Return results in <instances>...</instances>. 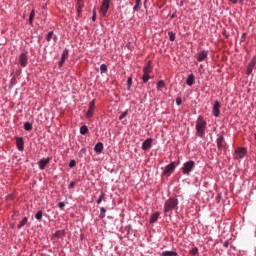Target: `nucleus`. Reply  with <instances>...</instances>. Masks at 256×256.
Segmentation results:
<instances>
[{"label": "nucleus", "mask_w": 256, "mask_h": 256, "mask_svg": "<svg viewBox=\"0 0 256 256\" xmlns=\"http://www.w3.org/2000/svg\"><path fill=\"white\" fill-rule=\"evenodd\" d=\"M139 11H141V2H139V1L136 0V3H135V5H134V7H133V12H134V13H137V12H139Z\"/></svg>", "instance_id": "23"}, {"label": "nucleus", "mask_w": 256, "mask_h": 256, "mask_svg": "<svg viewBox=\"0 0 256 256\" xmlns=\"http://www.w3.org/2000/svg\"><path fill=\"white\" fill-rule=\"evenodd\" d=\"M49 161H51V158L47 157V158H42L41 160H39L38 162V167L41 171H43L45 169V167H47Z\"/></svg>", "instance_id": "14"}, {"label": "nucleus", "mask_w": 256, "mask_h": 256, "mask_svg": "<svg viewBox=\"0 0 256 256\" xmlns=\"http://www.w3.org/2000/svg\"><path fill=\"white\" fill-rule=\"evenodd\" d=\"M93 111H95V100H92L89 104V108L86 112L87 119H91V117H93Z\"/></svg>", "instance_id": "13"}, {"label": "nucleus", "mask_w": 256, "mask_h": 256, "mask_svg": "<svg viewBox=\"0 0 256 256\" xmlns=\"http://www.w3.org/2000/svg\"><path fill=\"white\" fill-rule=\"evenodd\" d=\"M52 39L54 40V43H57V35L52 36Z\"/></svg>", "instance_id": "48"}, {"label": "nucleus", "mask_w": 256, "mask_h": 256, "mask_svg": "<svg viewBox=\"0 0 256 256\" xmlns=\"http://www.w3.org/2000/svg\"><path fill=\"white\" fill-rule=\"evenodd\" d=\"M75 165H77V161H75V159L70 160V162H69L70 169H73V167H75Z\"/></svg>", "instance_id": "41"}, {"label": "nucleus", "mask_w": 256, "mask_h": 256, "mask_svg": "<svg viewBox=\"0 0 256 256\" xmlns=\"http://www.w3.org/2000/svg\"><path fill=\"white\" fill-rule=\"evenodd\" d=\"M86 153H87V149H86V148H82V149L79 151L78 155H79V157H83V155H85Z\"/></svg>", "instance_id": "40"}, {"label": "nucleus", "mask_w": 256, "mask_h": 256, "mask_svg": "<svg viewBox=\"0 0 256 256\" xmlns=\"http://www.w3.org/2000/svg\"><path fill=\"white\" fill-rule=\"evenodd\" d=\"M67 57H69V49L65 48L62 52L61 59L58 63L59 67H63V64L65 63V61H67Z\"/></svg>", "instance_id": "10"}, {"label": "nucleus", "mask_w": 256, "mask_h": 256, "mask_svg": "<svg viewBox=\"0 0 256 256\" xmlns=\"http://www.w3.org/2000/svg\"><path fill=\"white\" fill-rule=\"evenodd\" d=\"M177 209H179V199H177V197H170L165 201L163 208L165 215H171V213Z\"/></svg>", "instance_id": "1"}, {"label": "nucleus", "mask_w": 256, "mask_h": 256, "mask_svg": "<svg viewBox=\"0 0 256 256\" xmlns=\"http://www.w3.org/2000/svg\"><path fill=\"white\" fill-rule=\"evenodd\" d=\"M54 33L53 31L48 32L47 36H46V41L49 43L51 42V39H53Z\"/></svg>", "instance_id": "34"}, {"label": "nucleus", "mask_w": 256, "mask_h": 256, "mask_svg": "<svg viewBox=\"0 0 256 256\" xmlns=\"http://www.w3.org/2000/svg\"><path fill=\"white\" fill-rule=\"evenodd\" d=\"M81 4V0H77V5Z\"/></svg>", "instance_id": "52"}, {"label": "nucleus", "mask_w": 256, "mask_h": 256, "mask_svg": "<svg viewBox=\"0 0 256 256\" xmlns=\"http://www.w3.org/2000/svg\"><path fill=\"white\" fill-rule=\"evenodd\" d=\"M247 155V149L240 147L234 152V159H243Z\"/></svg>", "instance_id": "8"}, {"label": "nucleus", "mask_w": 256, "mask_h": 256, "mask_svg": "<svg viewBox=\"0 0 256 256\" xmlns=\"http://www.w3.org/2000/svg\"><path fill=\"white\" fill-rule=\"evenodd\" d=\"M127 115H129V110L124 111V112L119 116V121H123V119H125V117H127Z\"/></svg>", "instance_id": "35"}, {"label": "nucleus", "mask_w": 256, "mask_h": 256, "mask_svg": "<svg viewBox=\"0 0 256 256\" xmlns=\"http://www.w3.org/2000/svg\"><path fill=\"white\" fill-rule=\"evenodd\" d=\"M153 144V139L148 138L142 143V149L143 151H148V149H151V145Z\"/></svg>", "instance_id": "16"}, {"label": "nucleus", "mask_w": 256, "mask_h": 256, "mask_svg": "<svg viewBox=\"0 0 256 256\" xmlns=\"http://www.w3.org/2000/svg\"><path fill=\"white\" fill-rule=\"evenodd\" d=\"M127 229H128V233H129L131 231V225H128Z\"/></svg>", "instance_id": "50"}, {"label": "nucleus", "mask_w": 256, "mask_h": 256, "mask_svg": "<svg viewBox=\"0 0 256 256\" xmlns=\"http://www.w3.org/2000/svg\"><path fill=\"white\" fill-rule=\"evenodd\" d=\"M94 151L95 153H103V142H98L95 146H94Z\"/></svg>", "instance_id": "20"}, {"label": "nucleus", "mask_w": 256, "mask_h": 256, "mask_svg": "<svg viewBox=\"0 0 256 256\" xmlns=\"http://www.w3.org/2000/svg\"><path fill=\"white\" fill-rule=\"evenodd\" d=\"M92 21H97V10H93L92 12Z\"/></svg>", "instance_id": "42"}, {"label": "nucleus", "mask_w": 256, "mask_h": 256, "mask_svg": "<svg viewBox=\"0 0 256 256\" xmlns=\"http://www.w3.org/2000/svg\"><path fill=\"white\" fill-rule=\"evenodd\" d=\"M149 79H150L149 74H144L143 73V76H142L143 83H149Z\"/></svg>", "instance_id": "36"}, {"label": "nucleus", "mask_w": 256, "mask_h": 256, "mask_svg": "<svg viewBox=\"0 0 256 256\" xmlns=\"http://www.w3.org/2000/svg\"><path fill=\"white\" fill-rule=\"evenodd\" d=\"M189 253H190L192 256H197V255H199V248L193 247V248L189 251Z\"/></svg>", "instance_id": "29"}, {"label": "nucleus", "mask_w": 256, "mask_h": 256, "mask_svg": "<svg viewBox=\"0 0 256 256\" xmlns=\"http://www.w3.org/2000/svg\"><path fill=\"white\" fill-rule=\"evenodd\" d=\"M16 147H17L18 151H24L25 141L23 140V137L16 138Z\"/></svg>", "instance_id": "15"}, {"label": "nucleus", "mask_w": 256, "mask_h": 256, "mask_svg": "<svg viewBox=\"0 0 256 256\" xmlns=\"http://www.w3.org/2000/svg\"><path fill=\"white\" fill-rule=\"evenodd\" d=\"M245 0H232V3H234V5H237V3H239L240 5H243Z\"/></svg>", "instance_id": "43"}, {"label": "nucleus", "mask_w": 256, "mask_h": 256, "mask_svg": "<svg viewBox=\"0 0 256 256\" xmlns=\"http://www.w3.org/2000/svg\"><path fill=\"white\" fill-rule=\"evenodd\" d=\"M205 129H207V121H205L203 116H199L196 122V131L198 137H205Z\"/></svg>", "instance_id": "2"}, {"label": "nucleus", "mask_w": 256, "mask_h": 256, "mask_svg": "<svg viewBox=\"0 0 256 256\" xmlns=\"http://www.w3.org/2000/svg\"><path fill=\"white\" fill-rule=\"evenodd\" d=\"M33 19H35V10H32L29 15V25H33Z\"/></svg>", "instance_id": "30"}, {"label": "nucleus", "mask_w": 256, "mask_h": 256, "mask_svg": "<svg viewBox=\"0 0 256 256\" xmlns=\"http://www.w3.org/2000/svg\"><path fill=\"white\" fill-rule=\"evenodd\" d=\"M231 1V3H233V0H230Z\"/></svg>", "instance_id": "57"}, {"label": "nucleus", "mask_w": 256, "mask_h": 256, "mask_svg": "<svg viewBox=\"0 0 256 256\" xmlns=\"http://www.w3.org/2000/svg\"><path fill=\"white\" fill-rule=\"evenodd\" d=\"M161 217V214L159 212H154L149 219V223L153 225V223H157V219Z\"/></svg>", "instance_id": "17"}, {"label": "nucleus", "mask_w": 256, "mask_h": 256, "mask_svg": "<svg viewBox=\"0 0 256 256\" xmlns=\"http://www.w3.org/2000/svg\"><path fill=\"white\" fill-rule=\"evenodd\" d=\"M87 133H89V128L87 127V125H83L80 127V134L81 135H87Z\"/></svg>", "instance_id": "24"}, {"label": "nucleus", "mask_w": 256, "mask_h": 256, "mask_svg": "<svg viewBox=\"0 0 256 256\" xmlns=\"http://www.w3.org/2000/svg\"><path fill=\"white\" fill-rule=\"evenodd\" d=\"M105 192H100V195H99V197H98V199L96 200V203H97V205H101V203L103 202V201H105Z\"/></svg>", "instance_id": "21"}, {"label": "nucleus", "mask_w": 256, "mask_h": 256, "mask_svg": "<svg viewBox=\"0 0 256 256\" xmlns=\"http://www.w3.org/2000/svg\"><path fill=\"white\" fill-rule=\"evenodd\" d=\"M223 247H225V249H227L229 247V240H226L224 243H223Z\"/></svg>", "instance_id": "47"}, {"label": "nucleus", "mask_w": 256, "mask_h": 256, "mask_svg": "<svg viewBox=\"0 0 256 256\" xmlns=\"http://www.w3.org/2000/svg\"><path fill=\"white\" fill-rule=\"evenodd\" d=\"M207 57H209L208 50H202L195 55L196 61L198 63H202V61H205V59H207Z\"/></svg>", "instance_id": "6"}, {"label": "nucleus", "mask_w": 256, "mask_h": 256, "mask_svg": "<svg viewBox=\"0 0 256 256\" xmlns=\"http://www.w3.org/2000/svg\"><path fill=\"white\" fill-rule=\"evenodd\" d=\"M76 9L78 14L83 13V4H77Z\"/></svg>", "instance_id": "37"}, {"label": "nucleus", "mask_w": 256, "mask_h": 256, "mask_svg": "<svg viewBox=\"0 0 256 256\" xmlns=\"http://www.w3.org/2000/svg\"><path fill=\"white\" fill-rule=\"evenodd\" d=\"M255 65H256V56H254L250 60V63H248V66L246 69V75H251V73H253V69H255Z\"/></svg>", "instance_id": "9"}, {"label": "nucleus", "mask_w": 256, "mask_h": 256, "mask_svg": "<svg viewBox=\"0 0 256 256\" xmlns=\"http://www.w3.org/2000/svg\"><path fill=\"white\" fill-rule=\"evenodd\" d=\"M24 129L26 131H32L33 130V124L31 122H29V121L25 122L24 123Z\"/></svg>", "instance_id": "25"}, {"label": "nucleus", "mask_w": 256, "mask_h": 256, "mask_svg": "<svg viewBox=\"0 0 256 256\" xmlns=\"http://www.w3.org/2000/svg\"><path fill=\"white\" fill-rule=\"evenodd\" d=\"M216 145L218 148V151H222V149L225 147V137L223 135H219L216 139Z\"/></svg>", "instance_id": "11"}, {"label": "nucleus", "mask_w": 256, "mask_h": 256, "mask_svg": "<svg viewBox=\"0 0 256 256\" xmlns=\"http://www.w3.org/2000/svg\"><path fill=\"white\" fill-rule=\"evenodd\" d=\"M15 85H17V78L15 76H13L11 78L10 84H9L10 89H12V87H15Z\"/></svg>", "instance_id": "27"}, {"label": "nucleus", "mask_w": 256, "mask_h": 256, "mask_svg": "<svg viewBox=\"0 0 256 256\" xmlns=\"http://www.w3.org/2000/svg\"><path fill=\"white\" fill-rule=\"evenodd\" d=\"M254 139L256 140V132H255V134H254Z\"/></svg>", "instance_id": "54"}, {"label": "nucleus", "mask_w": 256, "mask_h": 256, "mask_svg": "<svg viewBox=\"0 0 256 256\" xmlns=\"http://www.w3.org/2000/svg\"><path fill=\"white\" fill-rule=\"evenodd\" d=\"M18 63L20 67H27L29 64V54L27 52L20 53Z\"/></svg>", "instance_id": "4"}, {"label": "nucleus", "mask_w": 256, "mask_h": 256, "mask_svg": "<svg viewBox=\"0 0 256 256\" xmlns=\"http://www.w3.org/2000/svg\"><path fill=\"white\" fill-rule=\"evenodd\" d=\"M183 103V99L181 97L176 98V105H181Z\"/></svg>", "instance_id": "44"}, {"label": "nucleus", "mask_w": 256, "mask_h": 256, "mask_svg": "<svg viewBox=\"0 0 256 256\" xmlns=\"http://www.w3.org/2000/svg\"><path fill=\"white\" fill-rule=\"evenodd\" d=\"M170 18L175 19V14H172Z\"/></svg>", "instance_id": "51"}, {"label": "nucleus", "mask_w": 256, "mask_h": 256, "mask_svg": "<svg viewBox=\"0 0 256 256\" xmlns=\"http://www.w3.org/2000/svg\"><path fill=\"white\" fill-rule=\"evenodd\" d=\"M165 87V81L160 80L157 83V91H161V89H163Z\"/></svg>", "instance_id": "28"}, {"label": "nucleus", "mask_w": 256, "mask_h": 256, "mask_svg": "<svg viewBox=\"0 0 256 256\" xmlns=\"http://www.w3.org/2000/svg\"><path fill=\"white\" fill-rule=\"evenodd\" d=\"M73 187H75L74 181L70 182V184L68 185V189H73Z\"/></svg>", "instance_id": "46"}, {"label": "nucleus", "mask_w": 256, "mask_h": 256, "mask_svg": "<svg viewBox=\"0 0 256 256\" xmlns=\"http://www.w3.org/2000/svg\"><path fill=\"white\" fill-rule=\"evenodd\" d=\"M133 85V78L132 77H128L127 79V90L130 91L131 90V86Z\"/></svg>", "instance_id": "32"}, {"label": "nucleus", "mask_w": 256, "mask_h": 256, "mask_svg": "<svg viewBox=\"0 0 256 256\" xmlns=\"http://www.w3.org/2000/svg\"><path fill=\"white\" fill-rule=\"evenodd\" d=\"M58 207H59V209L64 210L65 209V202L58 203Z\"/></svg>", "instance_id": "45"}, {"label": "nucleus", "mask_w": 256, "mask_h": 256, "mask_svg": "<svg viewBox=\"0 0 256 256\" xmlns=\"http://www.w3.org/2000/svg\"><path fill=\"white\" fill-rule=\"evenodd\" d=\"M111 5V0H102L100 7V14L102 17H107V11H109V7Z\"/></svg>", "instance_id": "5"}, {"label": "nucleus", "mask_w": 256, "mask_h": 256, "mask_svg": "<svg viewBox=\"0 0 256 256\" xmlns=\"http://www.w3.org/2000/svg\"><path fill=\"white\" fill-rule=\"evenodd\" d=\"M55 236H56V237H59V232H56V233H55Z\"/></svg>", "instance_id": "53"}, {"label": "nucleus", "mask_w": 256, "mask_h": 256, "mask_svg": "<svg viewBox=\"0 0 256 256\" xmlns=\"http://www.w3.org/2000/svg\"><path fill=\"white\" fill-rule=\"evenodd\" d=\"M212 113L214 117H219L221 115V103H219L218 100L214 101L212 106Z\"/></svg>", "instance_id": "7"}, {"label": "nucleus", "mask_w": 256, "mask_h": 256, "mask_svg": "<svg viewBox=\"0 0 256 256\" xmlns=\"http://www.w3.org/2000/svg\"><path fill=\"white\" fill-rule=\"evenodd\" d=\"M151 71H153V66H151V61H148V63L143 67V73L149 75Z\"/></svg>", "instance_id": "18"}, {"label": "nucleus", "mask_w": 256, "mask_h": 256, "mask_svg": "<svg viewBox=\"0 0 256 256\" xmlns=\"http://www.w3.org/2000/svg\"><path fill=\"white\" fill-rule=\"evenodd\" d=\"M195 169V161L189 160L183 164L182 173L183 175H191V172Z\"/></svg>", "instance_id": "3"}, {"label": "nucleus", "mask_w": 256, "mask_h": 256, "mask_svg": "<svg viewBox=\"0 0 256 256\" xmlns=\"http://www.w3.org/2000/svg\"><path fill=\"white\" fill-rule=\"evenodd\" d=\"M28 221H29V218L24 217V218L20 221V223L18 224L17 228H18V229H21L22 227H25V224L28 223Z\"/></svg>", "instance_id": "22"}, {"label": "nucleus", "mask_w": 256, "mask_h": 256, "mask_svg": "<svg viewBox=\"0 0 256 256\" xmlns=\"http://www.w3.org/2000/svg\"><path fill=\"white\" fill-rule=\"evenodd\" d=\"M35 219H37V221H41V219H43V210H40L36 213Z\"/></svg>", "instance_id": "33"}, {"label": "nucleus", "mask_w": 256, "mask_h": 256, "mask_svg": "<svg viewBox=\"0 0 256 256\" xmlns=\"http://www.w3.org/2000/svg\"><path fill=\"white\" fill-rule=\"evenodd\" d=\"M186 84L191 87L195 84V75L194 74H190L188 75L187 79H186Z\"/></svg>", "instance_id": "19"}, {"label": "nucleus", "mask_w": 256, "mask_h": 256, "mask_svg": "<svg viewBox=\"0 0 256 256\" xmlns=\"http://www.w3.org/2000/svg\"><path fill=\"white\" fill-rule=\"evenodd\" d=\"M175 171V162H172L165 166L163 170V175H171Z\"/></svg>", "instance_id": "12"}, {"label": "nucleus", "mask_w": 256, "mask_h": 256, "mask_svg": "<svg viewBox=\"0 0 256 256\" xmlns=\"http://www.w3.org/2000/svg\"><path fill=\"white\" fill-rule=\"evenodd\" d=\"M162 256H177V252L175 251H164L161 253Z\"/></svg>", "instance_id": "26"}, {"label": "nucleus", "mask_w": 256, "mask_h": 256, "mask_svg": "<svg viewBox=\"0 0 256 256\" xmlns=\"http://www.w3.org/2000/svg\"><path fill=\"white\" fill-rule=\"evenodd\" d=\"M130 44H127L126 47H129Z\"/></svg>", "instance_id": "56"}, {"label": "nucleus", "mask_w": 256, "mask_h": 256, "mask_svg": "<svg viewBox=\"0 0 256 256\" xmlns=\"http://www.w3.org/2000/svg\"><path fill=\"white\" fill-rule=\"evenodd\" d=\"M81 239H83V234H81Z\"/></svg>", "instance_id": "55"}, {"label": "nucleus", "mask_w": 256, "mask_h": 256, "mask_svg": "<svg viewBox=\"0 0 256 256\" xmlns=\"http://www.w3.org/2000/svg\"><path fill=\"white\" fill-rule=\"evenodd\" d=\"M105 213H107V210H105L104 207H101L100 208L99 219H105Z\"/></svg>", "instance_id": "31"}, {"label": "nucleus", "mask_w": 256, "mask_h": 256, "mask_svg": "<svg viewBox=\"0 0 256 256\" xmlns=\"http://www.w3.org/2000/svg\"><path fill=\"white\" fill-rule=\"evenodd\" d=\"M100 72L103 73H107V65L106 64H101L100 65Z\"/></svg>", "instance_id": "39"}, {"label": "nucleus", "mask_w": 256, "mask_h": 256, "mask_svg": "<svg viewBox=\"0 0 256 256\" xmlns=\"http://www.w3.org/2000/svg\"><path fill=\"white\" fill-rule=\"evenodd\" d=\"M10 199H12L11 195L6 196V201H9Z\"/></svg>", "instance_id": "49"}, {"label": "nucleus", "mask_w": 256, "mask_h": 256, "mask_svg": "<svg viewBox=\"0 0 256 256\" xmlns=\"http://www.w3.org/2000/svg\"><path fill=\"white\" fill-rule=\"evenodd\" d=\"M168 36L170 41H175L176 36L173 31L168 32Z\"/></svg>", "instance_id": "38"}]
</instances>
